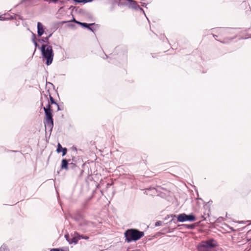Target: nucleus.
<instances>
[{
    "mask_svg": "<svg viewBox=\"0 0 251 251\" xmlns=\"http://www.w3.org/2000/svg\"><path fill=\"white\" fill-rule=\"evenodd\" d=\"M77 235L74 236L73 238H71V241H70V244L75 243L76 244L78 240H80V236L77 233H76Z\"/></svg>",
    "mask_w": 251,
    "mask_h": 251,
    "instance_id": "obj_12",
    "label": "nucleus"
},
{
    "mask_svg": "<svg viewBox=\"0 0 251 251\" xmlns=\"http://www.w3.org/2000/svg\"><path fill=\"white\" fill-rule=\"evenodd\" d=\"M128 2L129 6L135 9H137L139 8V5L138 4L136 1L133 0H126Z\"/></svg>",
    "mask_w": 251,
    "mask_h": 251,
    "instance_id": "obj_7",
    "label": "nucleus"
},
{
    "mask_svg": "<svg viewBox=\"0 0 251 251\" xmlns=\"http://www.w3.org/2000/svg\"><path fill=\"white\" fill-rule=\"evenodd\" d=\"M162 221H158V222H156L155 223V226H162Z\"/></svg>",
    "mask_w": 251,
    "mask_h": 251,
    "instance_id": "obj_16",
    "label": "nucleus"
},
{
    "mask_svg": "<svg viewBox=\"0 0 251 251\" xmlns=\"http://www.w3.org/2000/svg\"><path fill=\"white\" fill-rule=\"evenodd\" d=\"M34 43H35V46H37V43L35 41H34Z\"/></svg>",
    "mask_w": 251,
    "mask_h": 251,
    "instance_id": "obj_21",
    "label": "nucleus"
},
{
    "mask_svg": "<svg viewBox=\"0 0 251 251\" xmlns=\"http://www.w3.org/2000/svg\"><path fill=\"white\" fill-rule=\"evenodd\" d=\"M76 23L78 24V25H82L83 27L88 28L90 30L93 31L91 27H90L89 26L91 25H94V24H88L85 23H81V22H76Z\"/></svg>",
    "mask_w": 251,
    "mask_h": 251,
    "instance_id": "obj_10",
    "label": "nucleus"
},
{
    "mask_svg": "<svg viewBox=\"0 0 251 251\" xmlns=\"http://www.w3.org/2000/svg\"><path fill=\"white\" fill-rule=\"evenodd\" d=\"M62 151V155L64 156L67 153V149L66 148H64Z\"/></svg>",
    "mask_w": 251,
    "mask_h": 251,
    "instance_id": "obj_17",
    "label": "nucleus"
},
{
    "mask_svg": "<svg viewBox=\"0 0 251 251\" xmlns=\"http://www.w3.org/2000/svg\"><path fill=\"white\" fill-rule=\"evenodd\" d=\"M180 221V222H183L184 221L181 220V221Z\"/></svg>",
    "mask_w": 251,
    "mask_h": 251,
    "instance_id": "obj_23",
    "label": "nucleus"
},
{
    "mask_svg": "<svg viewBox=\"0 0 251 251\" xmlns=\"http://www.w3.org/2000/svg\"><path fill=\"white\" fill-rule=\"evenodd\" d=\"M50 36H51V35H50L48 37H47V38H46V39H46V41L48 40Z\"/></svg>",
    "mask_w": 251,
    "mask_h": 251,
    "instance_id": "obj_19",
    "label": "nucleus"
},
{
    "mask_svg": "<svg viewBox=\"0 0 251 251\" xmlns=\"http://www.w3.org/2000/svg\"><path fill=\"white\" fill-rule=\"evenodd\" d=\"M68 161L65 159H63L62 160V163H61V168L62 169H65L66 170H68Z\"/></svg>",
    "mask_w": 251,
    "mask_h": 251,
    "instance_id": "obj_11",
    "label": "nucleus"
},
{
    "mask_svg": "<svg viewBox=\"0 0 251 251\" xmlns=\"http://www.w3.org/2000/svg\"><path fill=\"white\" fill-rule=\"evenodd\" d=\"M37 33L39 36H41L44 32L43 25L40 22L37 23Z\"/></svg>",
    "mask_w": 251,
    "mask_h": 251,
    "instance_id": "obj_8",
    "label": "nucleus"
},
{
    "mask_svg": "<svg viewBox=\"0 0 251 251\" xmlns=\"http://www.w3.org/2000/svg\"><path fill=\"white\" fill-rule=\"evenodd\" d=\"M176 217L175 216H174V217L173 216V215L171 216V217L173 219L174 217Z\"/></svg>",
    "mask_w": 251,
    "mask_h": 251,
    "instance_id": "obj_22",
    "label": "nucleus"
},
{
    "mask_svg": "<svg viewBox=\"0 0 251 251\" xmlns=\"http://www.w3.org/2000/svg\"><path fill=\"white\" fill-rule=\"evenodd\" d=\"M72 21L75 22V23H76V22H77L75 19H74Z\"/></svg>",
    "mask_w": 251,
    "mask_h": 251,
    "instance_id": "obj_20",
    "label": "nucleus"
},
{
    "mask_svg": "<svg viewBox=\"0 0 251 251\" xmlns=\"http://www.w3.org/2000/svg\"><path fill=\"white\" fill-rule=\"evenodd\" d=\"M199 222H197V223H194V224H184L182 226L186 227V228H189V229H193L195 227L197 226H199Z\"/></svg>",
    "mask_w": 251,
    "mask_h": 251,
    "instance_id": "obj_9",
    "label": "nucleus"
},
{
    "mask_svg": "<svg viewBox=\"0 0 251 251\" xmlns=\"http://www.w3.org/2000/svg\"><path fill=\"white\" fill-rule=\"evenodd\" d=\"M65 237L67 241L70 244V241H71V239L70 238V236L68 234H67L65 235Z\"/></svg>",
    "mask_w": 251,
    "mask_h": 251,
    "instance_id": "obj_14",
    "label": "nucleus"
},
{
    "mask_svg": "<svg viewBox=\"0 0 251 251\" xmlns=\"http://www.w3.org/2000/svg\"><path fill=\"white\" fill-rule=\"evenodd\" d=\"M144 235L143 231L134 228L128 229L124 233L125 241L127 243L138 241L142 238Z\"/></svg>",
    "mask_w": 251,
    "mask_h": 251,
    "instance_id": "obj_2",
    "label": "nucleus"
},
{
    "mask_svg": "<svg viewBox=\"0 0 251 251\" xmlns=\"http://www.w3.org/2000/svg\"><path fill=\"white\" fill-rule=\"evenodd\" d=\"M217 246V242L213 239H211L201 241L198 246V250L199 251H209Z\"/></svg>",
    "mask_w": 251,
    "mask_h": 251,
    "instance_id": "obj_4",
    "label": "nucleus"
},
{
    "mask_svg": "<svg viewBox=\"0 0 251 251\" xmlns=\"http://www.w3.org/2000/svg\"><path fill=\"white\" fill-rule=\"evenodd\" d=\"M50 101L46 107H44V110L45 113V120L46 121V125L50 128H52L53 126V121L52 118V109L51 104H54L57 107V110H59L58 104L55 101L53 97L50 95Z\"/></svg>",
    "mask_w": 251,
    "mask_h": 251,
    "instance_id": "obj_1",
    "label": "nucleus"
},
{
    "mask_svg": "<svg viewBox=\"0 0 251 251\" xmlns=\"http://www.w3.org/2000/svg\"><path fill=\"white\" fill-rule=\"evenodd\" d=\"M210 218V210L202 208L201 210L200 215H197V218H202L206 220Z\"/></svg>",
    "mask_w": 251,
    "mask_h": 251,
    "instance_id": "obj_5",
    "label": "nucleus"
},
{
    "mask_svg": "<svg viewBox=\"0 0 251 251\" xmlns=\"http://www.w3.org/2000/svg\"><path fill=\"white\" fill-rule=\"evenodd\" d=\"M79 236H80V239H84L87 240V239H89V237L87 236L79 235Z\"/></svg>",
    "mask_w": 251,
    "mask_h": 251,
    "instance_id": "obj_18",
    "label": "nucleus"
},
{
    "mask_svg": "<svg viewBox=\"0 0 251 251\" xmlns=\"http://www.w3.org/2000/svg\"><path fill=\"white\" fill-rule=\"evenodd\" d=\"M196 218H197V215L193 214L187 215L185 214H181L178 216L177 220H195Z\"/></svg>",
    "mask_w": 251,
    "mask_h": 251,
    "instance_id": "obj_6",
    "label": "nucleus"
},
{
    "mask_svg": "<svg viewBox=\"0 0 251 251\" xmlns=\"http://www.w3.org/2000/svg\"><path fill=\"white\" fill-rule=\"evenodd\" d=\"M0 251H9V250L6 247L1 246L0 248Z\"/></svg>",
    "mask_w": 251,
    "mask_h": 251,
    "instance_id": "obj_15",
    "label": "nucleus"
},
{
    "mask_svg": "<svg viewBox=\"0 0 251 251\" xmlns=\"http://www.w3.org/2000/svg\"><path fill=\"white\" fill-rule=\"evenodd\" d=\"M41 51L43 57L47 60V65H50L52 62L54 56L52 47L50 46L43 45L41 48Z\"/></svg>",
    "mask_w": 251,
    "mask_h": 251,
    "instance_id": "obj_3",
    "label": "nucleus"
},
{
    "mask_svg": "<svg viewBox=\"0 0 251 251\" xmlns=\"http://www.w3.org/2000/svg\"><path fill=\"white\" fill-rule=\"evenodd\" d=\"M63 148L62 147L61 144L59 143H58L57 148V149H56V151L58 153H59L63 150Z\"/></svg>",
    "mask_w": 251,
    "mask_h": 251,
    "instance_id": "obj_13",
    "label": "nucleus"
}]
</instances>
